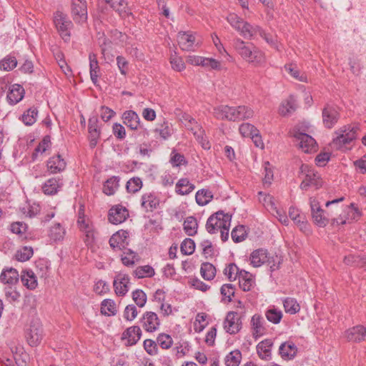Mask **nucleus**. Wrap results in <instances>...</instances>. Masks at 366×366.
<instances>
[{
    "label": "nucleus",
    "instance_id": "nucleus-11",
    "mask_svg": "<svg viewBox=\"0 0 366 366\" xmlns=\"http://www.w3.org/2000/svg\"><path fill=\"white\" fill-rule=\"evenodd\" d=\"M71 14L77 23H84L87 19V6L85 0H72Z\"/></svg>",
    "mask_w": 366,
    "mask_h": 366
},
{
    "label": "nucleus",
    "instance_id": "nucleus-46",
    "mask_svg": "<svg viewBox=\"0 0 366 366\" xmlns=\"http://www.w3.org/2000/svg\"><path fill=\"white\" fill-rule=\"evenodd\" d=\"M64 234L65 230L59 223L55 224L49 230V237L54 241L62 239Z\"/></svg>",
    "mask_w": 366,
    "mask_h": 366
},
{
    "label": "nucleus",
    "instance_id": "nucleus-17",
    "mask_svg": "<svg viewBox=\"0 0 366 366\" xmlns=\"http://www.w3.org/2000/svg\"><path fill=\"white\" fill-rule=\"evenodd\" d=\"M142 336V330L139 326H132L128 327L122 336V340H126L125 345L127 347L133 346L137 343Z\"/></svg>",
    "mask_w": 366,
    "mask_h": 366
},
{
    "label": "nucleus",
    "instance_id": "nucleus-8",
    "mask_svg": "<svg viewBox=\"0 0 366 366\" xmlns=\"http://www.w3.org/2000/svg\"><path fill=\"white\" fill-rule=\"evenodd\" d=\"M362 215V212L355 203H351L345 207L342 212L337 218H332V224L335 222L337 224H345L352 221H357Z\"/></svg>",
    "mask_w": 366,
    "mask_h": 366
},
{
    "label": "nucleus",
    "instance_id": "nucleus-29",
    "mask_svg": "<svg viewBox=\"0 0 366 366\" xmlns=\"http://www.w3.org/2000/svg\"><path fill=\"white\" fill-rule=\"evenodd\" d=\"M0 280L4 284L15 285L19 281V273L14 268L4 269L0 275Z\"/></svg>",
    "mask_w": 366,
    "mask_h": 366
},
{
    "label": "nucleus",
    "instance_id": "nucleus-12",
    "mask_svg": "<svg viewBox=\"0 0 366 366\" xmlns=\"http://www.w3.org/2000/svg\"><path fill=\"white\" fill-rule=\"evenodd\" d=\"M237 315L236 312H229L224 320V328L231 335L237 333L241 329L242 322Z\"/></svg>",
    "mask_w": 366,
    "mask_h": 366
},
{
    "label": "nucleus",
    "instance_id": "nucleus-26",
    "mask_svg": "<svg viewBox=\"0 0 366 366\" xmlns=\"http://www.w3.org/2000/svg\"><path fill=\"white\" fill-rule=\"evenodd\" d=\"M89 59L90 78L93 84L96 85L98 81V77L100 76V68L99 66L97 55L94 53H90Z\"/></svg>",
    "mask_w": 366,
    "mask_h": 366
},
{
    "label": "nucleus",
    "instance_id": "nucleus-54",
    "mask_svg": "<svg viewBox=\"0 0 366 366\" xmlns=\"http://www.w3.org/2000/svg\"><path fill=\"white\" fill-rule=\"evenodd\" d=\"M132 299L139 307H143L147 302V295L142 290H136L132 292Z\"/></svg>",
    "mask_w": 366,
    "mask_h": 366
},
{
    "label": "nucleus",
    "instance_id": "nucleus-49",
    "mask_svg": "<svg viewBox=\"0 0 366 366\" xmlns=\"http://www.w3.org/2000/svg\"><path fill=\"white\" fill-rule=\"evenodd\" d=\"M143 347L147 353L151 356L157 355L159 352L157 340L147 339L143 342Z\"/></svg>",
    "mask_w": 366,
    "mask_h": 366
},
{
    "label": "nucleus",
    "instance_id": "nucleus-18",
    "mask_svg": "<svg viewBox=\"0 0 366 366\" xmlns=\"http://www.w3.org/2000/svg\"><path fill=\"white\" fill-rule=\"evenodd\" d=\"M298 349L296 345L291 340L282 343L279 347V354L284 360H293L297 354Z\"/></svg>",
    "mask_w": 366,
    "mask_h": 366
},
{
    "label": "nucleus",
    "instance_id": "nucleus-30",
    "mask_svg": "<svg viewBox=\"0 0 366 366\" xmlns=\"http://www.w3.org/2000/svg\"><path fill=\"white\" fill-rule=\"evenodd\" d=\"M159 205V199L155 196L154 193H146L142 197V206L145 208L147 211H152L156 209Z\"/></svg>",
    "mask_w": 366,
    "mask_h": 366
},
{
    "label": "nucleus",
    "instance_id": "nucleus-36",
    "mask_svg": "<svg viewBox=\"0 0 366 366\" xmlns=\"http://www.w3.org/2000/svg\"><path fill=\"white\" fill-rule=\"evenodd\" d=\"M200 273L205 280L209 281L214 278L216 275V268L209 262H203L201 264Z\"/></svg>",
    "mask_w": 366,
    "mask_h": 366
},
{
    "label": "nucleus",
    "instance_id": "nucleus-32",
    "mask_svg": "<svg viewBox=\"0 0 366 366\" xmlns=\"http://www.w3.org/2000/svg\"><path fill=\"white\" fill-rule=\"evenodd\" d=\"M21 280L22 284L29 290H34L37 287L36 276L32 270L24 271Z\"/></svg>",
    "mask_w": 366,
    "mask_h": 366
},
{
    "label": "nucleus",
    "instance_id": "nucleus-9",
    "mask_svg": "<svg viewBox=\"0 0 366 366\" xmlns=\"http://www.w3.org/2000/svg\"><path fill=\"white\" fill-rule=\"evenodd\" d=\"M293 136L305 153H312L317 150L316 142L311 136L300 131H295Z\"/></svg>",
    "mask_w": 366,
    "mask_h": 366
},
{
    "label": "nucleus",
    "instance_id": "nucleus-56",
    "mask_svg": "<svg viewBox=\"0 0 366 366\" xmlns=\"http://www.w3.org/2000/svg\"><path fill=\"white\" fill-rule=\"evenodd\" d=\"M362 257L359 255L349 254L345 257L344 262L349 266L360 267Z\"/></svg>",
    "mask_w": 366,
    "mask_h": 366
},
{
    "label": "nucleus",
    "instance_id": "nucleus-59",
    "mask_svg": "<svg viewBox=\"0 0 366 366\" xmlns=\"http://www.w3.org/2000/svg\"><path fill=\"white\" fill-rule=\"evenodd\" d=\"M170 163L173 167H179L185 164L187 162L184 155L174 151L171 154Z\"/></svg>",
    "mask_w": 366,
    "mask_h": 366
},
{
    "label": "nucleus",
    "instance_id": "nucleus-22",
    "mask_svg": "<svg viewBox=\"0 0 366 366\" xmlns=\"http://www.w3.org/2000/svg\"><path fill=\"white\" fill-rule=\"evenodd\" d=\"M273 341L271 339H265L259 342L256 347L257 352L259 358L264 360H269L272 357V347Z\"/></svg>",
    "mask_w": 366,
    "mask_h": 366
},
{
    "label": "nucleus",
    "instance_id": "nucleus-1",
    "mask_svg": "<svg viewBox=\"0 0 366 366\" xmlns=\"http://www.w3.org/2000/svg\"><path fill=\"white\" fill-rule=\"evenodd\" d=\"M212 114L218 119L237 121L252 117L254 112L245 106L229 107L227 105H220L213 109Z\"/></svg>",
    "mask_w": 366,
    "mask_h": 366
},
{
    "label": "nucleus",
    "instance_id": "nucleus-10",
    "mask_svg": "<svg viewBox=\"0 0 366 366\" xmlns=\"http://www.w3.org/2000/svg\"><path fill=\"white\" fill-rule=\"evenodd\" d=\"M129 233L127 231L121 229L112 235L109 243L114 251H124L129 245Z\"/></svg>",
    "mask_w": 366,
    "mask_h": 366
},
{
    "label": "nucleus",
    "instance_id": "nucleus-23",
    "mask_svg": "<svg viewBox=\"0 0 366 366\" xmlns=\"http://www.w3.org/2000/svg\"><path fill=\"white\" fill-rule=\"evenodd\" d=\"M122 119L124 124L132 130H137L140 126V119L138 114L132 110L124 112Z\"/></svg>",
    "mask_w": 366,
    "mask_h": 366
},
{
    "label": "nucleus",
    "instance_id": "nucleus-25",
    "mask_svg": "<svg viewBox=\"0 0 366 366\" xmlns=\"http://www.w3.org/2000/svg\"><path fill=\"white\" fill-rule=\"evenodd\" d=\"M251 264L255 267H259L268 261V252L267 249H258L252 252L250 255Z\"/></svg>",
    "mask_w": 366,
    "mask_h": 366
},
{
    "label": "nucleus",
    "instance_id": "nucleus-14",
    "mask_svg": "<svg viewBox=\"0 0 366 366\" xmlns=\"http://www.w3.org/2000/svg\"><path fill=\"white\" fill-rule=\"evenodd\" d=\"M340 114L333 106L327 104L322 109V122L325 127L332 128L338 121Z\"/></svg>",
    "mask_w": 366,
    "mask_h": 366
},
{
    "label": "nucleus",
    "instance_id": "nucleus-43",
    "mask_svg": "<svg viewBox=\"0 0 366 366\" xmlns=\"http://www.w3.org/2000/svg\"><path fill=\"white\" fill-rule=\"evenodd\" d=\"M284 308L286 312L296 314L300 311V307L294 298L287 297L283 301Z\"/></svg>",
    "mask_w": 366,
    "mask_h": 366
},
{
    "label": "nucleus",
    "instance_id": "nucleus-2",
    "mask_svg": "<svg viewBox=\"0 0 366 366\" xmlns=\"http://www.w3.org/2000/svg\"><path fill=\"white\" fill-rule=\"evenodd\" d=\"M233 46L241 57L249 63L262 65L265 61L264 53L252 44L237 38L233 41Z\"/></svg>",
    "mask_w": 366,
    "mask_h": 366
},
{
    "label": "nucleus",
    "instance_id": "nucleus-3",
    "mask_svg": "<svg viewBox=\"0 0 366 366\" xmlns=\"http://www.w3.org/2000/svg\"><path fill=\"white\" fill-rule=\"evenodd\" d=\"M227 21L243 38L253 39L258 33L262 34V28L258 25L251 24L235 14H229Z\"/></svg>",
    "mask_w": 366,
    "mask_h": 366
},
{
    "label": "nucleus",
    "instance_id": "nucleus-21",
    "mask_svg": "<svg viewBox=\"0 0 366 366\" xmlns=\"http://www.w3.org/2000/svg\"><path fill=\"white\" fill-rule=\"evenodd\" d=\"M264 324L265 321L263 317L260 315L255 314L252 317L251 325L252 329V335L255 339L263 335L266 332Z\"/></svg>",
    "mask_w": 366,
    "mask_h": 366
},
{
    "label": "nucleus",
    "instance_id": "nucleus-63",
    "mask_svg": "<svg viewBox=\"0 0 366 366\" xmlns=\"http://www.w3.org/2000/svg\"><path fill=\"white\" fill-rule=\"evenodd\" d=\"M175 192L180 195L189 194L194 189V184H175Z\"/></svg>",
    "mask_w": 366,
    "mask_h": 366
},
{
    "label": "nucleus",
    "instance_id": "nucleus-42",
    "mask_svg": "<svg viewBox=\"0 0 366 366\" xmlns=\"http://www.w3.org/2000/svg\"><path fill=\"white\" fill-rule=\"evenodd\" d=\"M156 340L158 346L163 350H168L173 345V340L172 337L164 332L159 334Z\"/></svg>",
    "mask_w": 366,
    "mask_h": 366
},
{
    "label": "nucleus",
    "instance_id": "nucleus-62",
    "mask_svg": "<svg viewBox=\"0 0 366 366\" xmlns=\"http://www.w3.org/2000/svg\"><path fill=\"white\" fill-rule=\"evenodd\" d=\"M289 217L291 219L294 221V222L297 225L304 224L305 222L303 219H301V217L299 213V209L295 207H290L289 209Z\"/></svg>",
    "mask_w": 366,
    "mask_h": 366
},
{
    "label": "nucleus",
    "instance_id": "nucleus-60",
    "mask_svg": "<svg viewBox=\"0 0 366 366\" xmlns=\"http://www.w3.org/2000/svg\"><path fill=\"white\" fill-rule=\"evenodd\" d=\"M170 63L173 69L181 71L185 69V64L182 59L177 56H172L170 57Z\"/></svg>",
    "mask_w": 366,
    "mask_h": 366
},
{
    "label": "nucleus",
    "instance_id": "nucleus-55",
    "mask_svg": "<svg viewBox=\"0 0 366 366\" xmlns=\"http://www.w3.org/2000/svg\"><path fill=\"white\" fill-rule=\"evenodd\" d=\"M239 132L244 137H252L257 132V129L252 124L244 123L239 126Z\"/></svg>",
    "mask_w": 366,
    "mask_h": 366
},
{
    "label": "nucleus",
    "instance_id": "nucleus-51",
    "mask_svg": "<svg viewBox=\"0 0 366 366\" xmlns=\"http://www.w3.org/2000/svg\"><path fill=\"white\" fill-rule=\"evenodd\" d=\"M27 229V225L20 222H14L11 224V231L16 234H19L22 239H26L27 236L25 232Z\"/></svg>",
    "mask_w": 366,
    "mask_h": 366
},
{
    "label": "nucleus",
    "instance_id": "nucleus-20",
    "mask_svg": "<svg viewBox=\"0 0 366 366\" xmlns=\"http://www.w3.org/2000/svg\"><path fill=\"white\" fill-rule=\"evenodd\" d=\"M177 41L182 50H194L195 37L192 33L186 31L179 32L177 36Z\"/></svg>",
    "mask_w": 366,
    "mask_h": 366
},
{
    "label": "nucleus",
    "instance_id": "nucleus-58",
    "mask_svg": "<svg viewBox=\"0 0 366 366\" xmlns=\"http://www.w3.org/2000/svg\"><path fill=\"white\" fill-rule=\"evenodd\" d=\"M264 177L263 180V183H271L272 181L275 180L274 178V172L273 167L269 164V162H266L264 164Z\"/></svg>",
    "mask_w": 366,
    "mask_h": 366
},
{
    "label": "nucleus",
    "instance_id": "nucleus-13",
    "mask_svg": "<svg viewBox=\"0 0 366 366\" xmlns=\"http://www.w3.org/2000/svg\"><path fill=\"white\" fill-rule=\"evenodd\" d=\"M129 216L128 210L122 205L112 207L108 214L109 222L114 224H119L126 220Z\"/></svg>",
    "mask_w": 366,
    "mask_h": 366
},
{
    "label": "nucleus",
    "instance_id": "nucleus-50",
    "mask_svg": "<svg viewBox=\"0 0 366 366\" xmlns=\"http://www.w3.org/2000/svg\"><path fill=\"white\" fill-rule=\"evenodd\" d=\"M17 65V60L14 56H6L0 61V69L4 71H11Z\"/></svg>",
    "mask_w": 366,
    "mask_h": 366
},
{
    "label": "nucleus",
    "instance_id": "nucleus-44",
    "mask_svg": "<svg viewBox=\"0 0 366 366\" xmlns=\"http://www.w3.org/2000/svg\"><path fill=\"white\" fill-rule=\"evenodd\" d=\"M34 250L31 247H23L19 249L16 254V259L19 262H26L29 260L33 255Z\"/></svg>",
    "mask_w": 366,
    "mask_h": 366
},
{
    "label": "nucleus",
    "instance_id": "nucleus-24",
    "mask_svg": "<svg viewBox=\"0 0 366 366\" xmlns=\"http://www.w3.org/2000/svg\"><path fill=\"white\" fill-rule=\"evenodd\" d=\"M239 287L244 292H248L252 290L254 284L252 274L245 271L241 270L238 276Z\"/></svg>",
    "mask_w": 366,
    "mask_h": 366
},
{
    "label": "nucleus",
    "instance_id": "nucleus-61",
    "mask_svg": "<svg viewBox=\"0 0 366 366\" xmlns=\"http://www.w3.org/2000/svg\"><path fill=\"white\" fill-rule=\"evenodd\" d=\"M137 315V310L135 305H127L124 312V317L128 321H132Z\"/></svg>",
    "mask_w": 366,
    "mask_h": 366
},
{
    "label": "nucleus",
    "instance_id": "nucleus-35",
    "mask_svg": "<svg viewBox=\"0 0 366 366\" xmlns=\"http://www.w3.org/2000/svg\"><path fill=\"white\" fill-rule=\"evenodd\" d=\"M196 202L199 205L207 204L213 199L212 192L208 189H202L196 193Z\"/></svg>",
    "mask_w": 366,
    "mask_h": 366
},
{
    "label": "nucleus",
    "instance_id": "nucleus-37",
    "mask_svg": "<svg viewBox=\"0 0 366 366\" xmlns=\"http://www.w3.org/2000/svg\"><path fill=\"white\" fill-rule=\"evenodd\" d=\"M184 230L188 236H194L197 234L198 224L197 219L190 216L186 218L183 224Z\"/></svg>",
    "mask_w": 366,
    "mask_h": 366
},
{
    "label": "nucleus",
    "instance_id": "nucleus-52",
    "mask_svg": "<svg viewBox=\"0 0 366 366\" xmlns=\"http://www.w3.org/2000/svg\"><path fill=\"white\" fill-rule=\"evenodd\" d=\"M180 249L184 255L193 254L195 249L194 241L190 238H186L181 244Z\"/></svg>",
    "mask_w": 366,
    "mask_h": 366
},
{
    "label": "nucleus",
    "instance_id": "nucleus-38",
    "mask_svg": "<svg viewBox=\"0 0 366 366\" xmlns=\"http://www.w3.org/2000/svg\"><path fill=\"white\" fill-rule=\"evenodd\" d=\"M36 274L41 277L46 279L48 276L49 264L45 259H39L35 262Z\"/></svg>",
    "mask_w": 366,
    "mask_h": 366
},
{
    "label": "nucleus",
    "instance_id": "nucleus-16",
    "mask_svg": "<svg viewBox=\"0 0 366 366\" xmlns=\"http://www.w3.org/2000/svg\"><path fill=\"white\" fill-rule=\"evenodd\" d=\"M366 327L359 325L349 328L345 332V337L349 342H360L365 340Z\"/></svg>",
    "mask_w": 366,
    "mask_h": 366
},
{
    "label": "nucleus",
    "instance_id": "nucleus-6",
    "mask_svg": "<svg viewBox=\"0 0 366 366\" xmlns=\"http://www.w3.org/2000/svg\"><path fill=\"white\" fill-rule=\"evenodd\" d=\"M54 24L61 38L68 41L70 38V30L73 26L72 22L66 14L61 11H56L54 14Z\"/></svg>",
    "mask_w": 366,
    "mask_h": 366
},
{
    "label": "nucleus",
    "instance_id": "nucleus-48",
    "mask_svg": "<svg viewBox=\"0 0 366 366\" xmlns=\"http://www.w3.org/2000/svg\"><path fill=\"white\" fill-rule=\"evenodd\" d=\"M38 111L36 108H30L22 115V121L27 126H31L36 121Z\"/></svg>",
    "mask_w": 366,
    "mask_h": 366
},
{
    "label": "nucleus",
    "instance_id": "nucleus-28",
    "mask_svg": "<svg viewBox=\"0 0 366 366\" xmlns=\"http://www.w3.org/2000/svg\"><path fill=\"white\" fill-rule=\"evenodd\" d=\"M297 104L294 96L290 95L286 100L283 101L280 106L279 112L281 115L286 116L294 112Z\"/></svg>",
    "mask_w": 366,
    "mask_h": 366
},
{
    "label": "nucleus",
    "instance_id": "nucleus-34",
    "mask_svg": "<svg viewBox=\"0 0 366 366\" xmlns=\"http://www.w3.org/2000/svg\"><path fill=\"white\" fill-rule=\"evenodd\" d=\"M139 256L130 249H126L122 255V264L125 266H133L136 262L139 260Z\"/></svg>",
    "mask_w": 366,
    "mask_h": 366
},
{
    "label": "nucleus",
    "instance_id": "nucleus-53",
    "mask_svg": "<svg viewBox=\"0 0 366 366\" xmlns=\"http://www.w3.org/2000/svg\"><path fill=\"white\" fill-rule=\"evenodd\" d=\"M240 271L234 263H230L224 269V274L232 282L238 277Z\"/></svg>",
    "mask_w": 366,
    "mask_h": 366
},
{
    "label": "nucleus",
    "instance_id": "nucleus-7",
    "mask_svg": "<svg viewBox=\"0 0 366 366\" xmlns=\"http://www.w3.org/2000/svg\"><path fill=\"white\" fill-rule=\"evenodd\" d=\"M26 338L29 345L36 347L40 344L43 339L42 325L39 320H32L29 327L26 330Z\"/></svg>",
    "mask_w": 366,
    "mask_h": 366
},
{
    "label": "nucleus",
    "instance_id": "nucleus-64",
    "mask_svg": "<svg viewBox=\"0 0 366 366\" xmlns=\"http://www.w3.org/2000/svg\"><path fill=\"white\" fill-rule=\"evenodd\" d=\"M189 282L195 289L202 292H206L209 289V286L206 285L197 277L191 278Z\"/></svg>",
    "mask_w": 366,
    "mask_h": 366
},
{
    "label": "nucleus",
    "instance_id": "nucleus-39",
    "mask_svg": "<svg viewBox=\"0 0 366 366\" xmlns=\"http://www.w3.org/2000/svg\"><path fill=\"white\" fill-rule=\"evenodd\" d=\"M135 277L139 279L144 277H152L154 275L155 272L152 267L149 265L139 266L134 271Z\"/></svg>",
    "mask_w": 366,
    "mask_h": 366
},
{
    "label": "nucleus",
    "instance_id": "nucleus-31",
    "mask_svg": "<svg viewBox=\"0 0 366 366\" xmlns=\"http://www.w3.org/2000/svg\"><path fill=\"white\" fill-rule=\"evenodd\" d=\"M24 90L19 84H14L11 86L9 92L7 94L9 102L15 104L20 102L24 97Z\"/></svg>",
    "mask_w": 366,
    "mask_h": 366
},
{
    "label": "nucleus",
    "instance_id": "nucleus-4",
    "mask_svg": "<svg viewBox=\"0 0 366 366\" xmlns=\"http://www.w3.org/2000/svg\"><path fill=\"white\" fill-rule=\"evenodd\" d=\"M232 215L223 211H218L212 214L206 222V229L209 234H215L221 229H226L230 227Z\"/></svg>",
    "mask_w": 366,
    "mask_h": 366
},
{
    "label": "nucleus",
    "instance_id": "nucleus-33",
    "mask_svg": "<svg viewBox=\"0 0 366 366\" xmlns=\"http://www.w3.org/2000/svg\"><path fill=\"white\" fill-rule=\"evenodd\" d=\"M104 1L122 16H126L129 14L125 0H104Z\"/></svg>",
    "mask_w": 366,
    "mask_h": 366
},
{
    "label": "nucleus",
    "instance_id": "nucleus-27",
    "mask_svg": "<svg viewBox=\"0 0 366 366\" xmlns=\"http://www.w3.org/2000/svg\"><path fill=\"white\" fill-rule=\"evenodd\" d=\"M47 167L51 173L63 171L66 167V162L59 154L51 157L47 162Z\"/></svg>",
    "mask_w": 366,
    "mask_h": 366
},
{
    "label": "nucleus",
    "instance_id": "nucleus-41",
    "mask_svg": "<svg viewBox=\"0 0 366 366\" xmlns=\"http://www.w3.org/2000/svg\"><path fill=\"white\" fill-rule=\"evenodd\" d=\"M282 316L283 315L282 311L274 307L269 308L265 312V317L267 320L275 325L280 322Z\"/></svg>",
    "mask_w": 366,
    "mask_h": 366
},
{
    "label": "nucleus",
    "instance_id": "nucleus-57",
    "mask_svg": "<svg viewBox=\"0 0 366 366\" xmlns=\"http://www.w3.org/2000/svg\"><path fill=\"white\" fill-rule=\"evenodd\" d=\"M234 286L232 284H224L220 289L222 295L227 297L228 302L232 301V297L234 295Z\"/></svg>",
    "mask_w": 366,
    "mask_h": 366
},
{
    "label": "nucleus",
    "instance_id": "nucleus-19",
    "mask_svg": "<svg viewBox=\"0 0 366 366\" xmlns=\"http://www.w3.org/2000/svg\"><path fill=\"white\" fill-rule=\"evenodd\" d=\"M182 120L184 122L185 127L193 133L197 140H203L204 132L194 118L188 114H184L182 116Z\"/></svg>",
    "mask_w": 366,
    "mask_h": 366
},
{
    "label": "nucleus",
    "instance_id": "nucleus-15",
    "mask_svg": "<svg viewBox=\"0 0 366 366\" xmlns=\"http://www.w3.org/2000/svg\"><path fill=\"white\" fill-rule=\"evenodd\" d=\"M141 322L144 329L149 332H153L157 330L160 325V321L157 315L153 312H146Z\"/></svg>",
    "mask_w": 366,
    "mask_h": 366
},
{
    "label": "nucleus",
    "instance_id": "nucleus-5",
    "mask_svg": "<svg viewBox=\"0 0 366 366\" xmlns=\"http://www.w3.org/2000/svg\"><path fill=\"white\" fill-rule=\"evenodd\" d=\"M310 205L314 222L320 227H325L332 215L321 208L320 204L316 197H312L310 198Z\"/></svg>",
    "mask_w": 366,
    "mask_h": 366
},
{
    "label": "nucleus",
    "instance_id": "nucleus-40",
    "mask_svg": "<svg viewBox=\"0 0 366 366\" xmlns=\"http://www.w3.org/2000/svg\"><path fill=\"white\" fill-rule=\"evenodd\" d=\"M242 360V353L236 350L230 352L225 357L226 366H239Z\"/></svg>",
    "mask_w": 366,
    "mask_h": 366
},
{
    "label": "nucleus",
    "instance_id": "nucleus-45",
    "mask_svg": "<svg viewBox=\"0 0 366 366\" xmlns=\"http://www.w3.org/2000/svg\"><path fill=\"white\" fill-rule=\"evenodd\" d=\"M115 303L110 299L104 300L101 304V313L105 315H114L116 314Z\"/></svg>",
    "mask_w": 366,
    "mask_h": 366
},
{
    "label": "nucleus",
    "instance_id": "nucleus-47",
    "mask_svg": "<svg viewBox=\"0 0 366 366\" xmlns=\"http://www.w3.org/2000/svg\"><path fill=\"white\" fill-rule=\"evenodd\" d=\"M232 240L236 242H240L245 239L247 233L245 228L243 225H239L235 227L231 233Z\"/></svg>",
    "mask_w": 366,
    "mask_h": 366
}]
</instances>
